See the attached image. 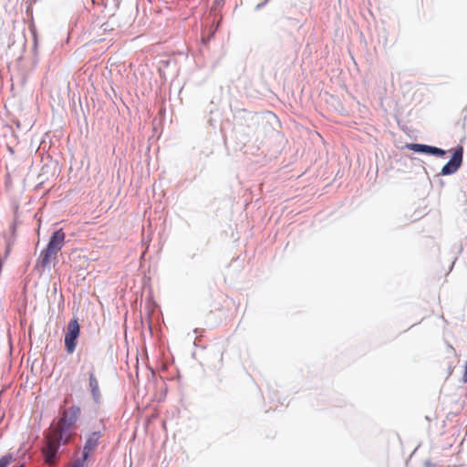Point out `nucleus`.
Here are the masks:
<instances>
[{
	"label": "nucleus",
	"instance_id": "6",
	"mask_svg": "<svg viewBox=\"0 0 467 467\" xmlns=\"http://www.w3.org/2000/svg\"><path fill=\"white\" fill-rule=\"evenodd\" d=\"M99 438L100 435L99 432H93L88 436L83 448V457L81 459L82 461L86 462L89 454H91L98 446Z\"/></svg>",
	"mask_w": 467,
	"mask_h": 467
},
{
	"label": "nucleus",
	"instance_id": "3",
	"mask_svg": "<svg viewBox=\"0 0 467 467\" xmlns=\"http://www.w3.org/2000/svg\"><path fill=\"white\" fill-rule=\"evenodd\" d=\"M80 334V326L78 319H72L68 322L67 332L65 334V348L67 354H72L77 347V339Z\"/></svg>",
	"mask_w": 467,
	"mask_h": 467
},
{
	"label": "nucleus",
	"instance_id": "11",
	"mask_svg": "<svg viewBox=\"0 0 467 467\" xmlns=\"http://www.w3.org/2000/svg\"><path fill=\"white\" fill-rule=\"evenodd\" d=\"M19 467H25V466H24V465H21V466H19Z\"/></svg>",
	"mask_w": 467,
	"mask_h": 467
},
{
	"label": "nucleus",
	"instance_id": "2",
	"mask_svg": "<svg viewBox=\"0 0 467 467\" xmlns=\"http://www.w3.org/2000/svg\"><path fill=\"white\" fill-rule=\"evenodd\" d=\"M65 238L66 234L62 229L53 233L47 247L40 253L37 259V266L46 268L57 260L58 252L65 244Z\"/></svg>",
	"mask_w": 467,
	"mask_h": 467
},
{
	"label": "nucleus",
	"instance_id": "1",
	"mask_svg": "<svg viewBox=\"0 0 467 467\" xmlns=\"http://www.w3.org/2000/svg\"><path fill=\"white\" fill-rule=\"evenodd\" d=\"M80 415L78 406H71L62 412V416L56 424H52L45 432L42 454L45 462L49 465L57 462V453L60 444H67L71 436V428Z\"/></svg>",
	"mask_w": 467,
	"mask_h": 467
},
{
	"label": "nucleus",
	"instance_id": "8",
	"mask_svg": "<svg viewBox=\"0 0 467 467\" xmlns=\"http://www.w3.org/2000/svg\"><path fill=\"white\" fill-rule=\"evenodd\" d=\"M14 461L11 453L5 454L0 458V467H7Z\"/></svg>",
	"mask_w": 467,
	"mask_h": 467
},
{
	"label": "nucleus",
	"instance_id": "5",
	"mask_svg": "<svg viewBox=\"0 0 467 467\" xmlns=\"http://www.w3.org/2000/svg\"><path fill=\"white\" fill-rule=\"evenodd\" d=\"M407 148L415 152L429 153L436 156H443L445 154V150L429 145L411 143L408 144Z\"/></svg>",
	"mask_w": 467,
	"mask_h": 467
},
{
	"label": "nucleus",
	"instance_id": "4",
	"mask_svg": "<svg viewBox=\"0 0 467 467\" xmlns=\"http://www.w3.org/2000/svg\"><path fill=\"white\" fill-rule=\"evenodd\" d=\"M462 147H458L451 159L447 162L441 169V174L449 175L454 173L461 166L462 162Z\"/></svg>",
	"mask_w": 467,
	"mask_h": 467
},
{
	"label": "nucleus",
	"instance_id": "9",
	"mask_svg": "<svg viewBox=\"0 0 467 467\" xmlns=\"http://www.w3.org/2000/svg\"><path fill=\"white\" fill-rule=\"evenodd\" d=\"M86 466H87V463H86L84 461H82V460L78 459V460H76V461L71 464V466H70V467H86Z\"/></svg>",
	"mask_w": 467,
	"mask_h": 467
},
{
	"label": "nucleus",
	"instance_id": "7",
	"mask_svg": "<svg viewBox=\"0 0 467 467\" xmlns=\"http://www.w3.org/2000/svg\"><path fill=\"white\" fill-rule=\"evenodd\" d=\"M88 386L94 400L99 401L100 400L101 394L99 390V380L96 378L94 372H89L88 374Z\"/></svg>",
	"mask_w": 467,
	"mask_h": 467
},
{
	"label": "nucleus",
	"instance_id": "10",
	"mask_svg": "<svg viewBox=\"0 0 467 467\" xmlns=\"http://www.w3.org/2000/svg\"><path fill=\"white\" fill-rule=\"evenodd\" d=\"M463 380L464 382H467V362L465 363L464 367Z\"/></svg>",
	"mask_w": 467,
	"mask_h": 467
}]
</instances>
